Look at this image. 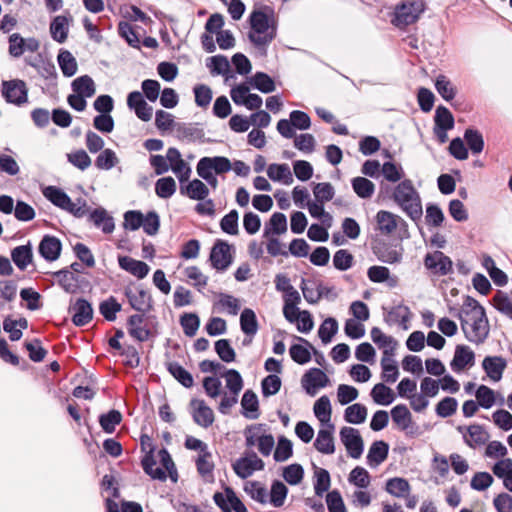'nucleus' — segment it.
Instances as JSON below:
<instances>
[{
  "instance_id": "e433bc0d",
  "label": "nucleus",
  "mask_w": 512,
  "mask_h": 512,
  "mask_svg": "<svg viewBox=\"0 0 512 512\" xmlns=\"http://www.w3.org/2000/svg\"><path fill=\"white\" fill-rule=\"evenodd\" d=\"M267 175L272 181H281L286 185L293 182V176L287 164H270L267 169Z\"/></svg>"
},
{
  "instance_id": "20e7f679",
  "label": "nucleus",
  "mask_w": 512,
  "mask_h": 512,
  "mask_svg": "<svg viewBox=\"0 0 512 512\" xmlns=\"http://www.w3.org/2000/svg\"><path fill=\"white\" fill-rule=\"evenodd\" d=\"M426 10L425 0H414L402 3L395 7L394 16L391 22L399 29L415 23L420 15Z\"/></svg>"
},
{
  "instance_id": "412c9836",
  "label": "nucleus",
  "mask_w": 512,
  "mask_h": 512,
  "mask_svg": "<svg viewBox=\"0 0 512 512\" xmlns=\"http://www.w3.org/2000/svg\"><path fill=\"white\" fill-rule=\"evenodd\" d=\"M333 431L334 425L332 423L327 424L326 429L318 431L317 438L314 441V447L317 451L323 454H333L335 452Z\"/></svg>"
},
{
  "instance_id": "aec40b11",
  "label": "nucleus",
  "mask_w": 512,
  "mask_h": 512,
  "mask_svg": "<svg viewBox=\"0 0 512 512\" xmlns=\"http://www.w3.org/2000/svg\"><path fill=\"white\" fill-rule=\"evenodd\" d=\"M506 366L507 362L502 356H486L482 361L483 370L493 381L501 380Z\"/></svg>"
},
{
  "instance_id": "f03ea898",
  "label": "nucleus",
  "mask_w": 512,
  "mask_h": 512,
  "mask_svg": "<svg viewBox=\"0 0 512 512\" xmlns=\"http://www.w3.org/2000/svg\"><path fill=\"white\" fill-rule=\"evenodd\" d=\"M457 317L460 320L461 329L465 338L469 342L480 345L486 341L490 333V325L485 309H482L481 314L472 317L473 322L470 325L471 331L469 330L467 319L462 316L461 312L457 313Z\"/></svg>"
},
{
  "instance_id": "3c124183",
  "label": "nucleus",
  "mask_w": 512,
  "mask_h": 512,
  "mask_svg": "<svg viewBox=\"0 0 512 512\" xmlns=\"http://www.w3.org/2000/svg\"><path fill=\"white\" fill-rule=\"evenodd\" d=\"M435 88L437 92L445 101H451L456 96V88L452 85L451 81L443 74L437 76L435 81Z\"/></svg>"
},
{
  "instance_id": "f257e3e1",
  "label": "nucleus",
  "mask_w": 512,
  "mask_h": 512,
  "mask_svg": "<svg viewBox=\"0 0 512 512\" xmlns=\"http://www.w3.org/2000/svg\"><path fill=\"white\" fill-rule=\"evenodd\" d=\"M392 199L416 224L421 220L423 215L421 197L410 179L402 180L394 188Z\"/></svg>"
},
{
  "instance_id": "5701e85b",
  "label": "nucleus",
  "mask_w": 512,
  "mask_h": 512,
  "mask_svg": "<svg viewBox=\"0 0 512 512\" xmlns=\"http://www.w3.org/2000/svg\"><path fill=\"white\" fill-rule=\"evenodd\" d=\"M394 352L392 350H384L381 359L382 374L381 378L387 383H394L399 377V370L395 360L392 358Z\"/></svg>"
},
{
  "instance_id": "7c9ffc66",
  "label": "nucleus",
  "mask_w": 512,
  "mask_h": 512,
  "mask_svg": "<svg viewBox=\"0 0 512 512\" xmlns=\"http://www.w3.org/2000/svg\"><path fill=\"white\" fill-rule=\"evenodd\" d=\"M11 259L20 270H25L33 259L31 244L20 245L12 249Z\"/></svg>"
},
{
  "instance_id": "7ed1b4c3",
  "label": "nucleus",
  "mask_w": 512,
  "mask_h": 512,
  "mask_svg": "<svg viewBox=\"0 0 512 512\" xmlns=\"http://www.w3.org/2000/svg\"><path fill=\"white\" fill-rule=\"evenodd\" d=\"M248 22L251 32H276L278 29V16L269 5H255Z\"/></svg>"
},
{
  "instance_id": "de8ad7c7",
  "label": "nucleus",
  "mask_w": 512,
  "mask_h": 512,
  "mask_svg": "<svg viewBox=\"0 0 512 512\" xmlns=\"http://www.w3.org/2000/svg\"><path fill=\"white\" fill-rule=\"evenodd\" d=\"M367 408L365 405L355 403L345 409V421L351 424H361L366 420Z\"/></svg>"
},
{
  "instance_id": "a18cd8bd",
  "label": "nucleus",
  "mask_w": 512,
  "mask_h": 512,
  "mask_svg": "<svg viewBox=\"0 0 512 512\" xmlns=\"http://www.w3.org/2000/svg\"><path fill=\"white\" fill-rule=\"evenodd\" d=\"M464 140L473 154H479L483 151L484 139L479 130L467 128L464 132Z\"/></svg>"
},
{
  "instance_id": "5fc2aeb1",
  "label": "nucleus",
  "mask_w": 512,
  "mask_h": 512,
  "mask_svg": "<svg viewBox=\"0 0 512 512\" xmlns=\"http://www.w3.org/2000/svg\"><path fill=\"white\" fill-rule=\"evenodd\" d=\"M338 322L335 318L328 317L320 325L318 336L324 344L331 342L333 336L338 332Z\"/></svg>"
},
{
  "instance_id": "ea45409f",
  "label": "nucleus",
  "mask_w": 512,
  "mask_h": 512,
  "mask_svg": "<svg viewBox=\"0 0 512 512\" xmlns=\"http://www.w3.org/2000/svg\"><path fill=\"white\" fill-rule=\"evenodd\" d=\"M74 93L83 95L87 98L95 94V83L89 75H82L73 80L71 84Z\"/></svg>"
},
{
  "instance_id": "1a4fd4ad",
  "label": "nucleus",
  "mask_w": 512,
  "mask_h": 512,
  "mask_svg": "<svg viewBox=\"0 0 512 512\" xmlns=\"http://www.w3.org/2000/svg\"><path fill=\"white\" fill-rule=\"evenodd\" d=\"M9 54L14 58H19L24 52H36L40 47V42L34 38H23L21 34H10L9 39Z\"/></svg>"
},
{
  "instance_id": "2f4dec72",
  "label": "nucleus",
  "mask_w": 512,
  "mask_h": 512,
  "mask_svg": "<svg viewBox=\"0 0 512 512\" xmlns=\"http://www.w3.org/2000/svg\"><path fill=\"white\" fill-rule=\"evenodd\" d=\"M53 276L58 278V284L67 293H76L78 286V276L69 270V268H63L59 271L53 272Z\"/></svg>"
},
{
  "instance_id": "13d9d810",
  "label": "nucleus",
  "mask_w": 512,
  "mask_h": 512,
  "mask_svg": "<svg viewBox=\"0 0 512 512\" xmlns=\"http://www.w3.org/2000/svg\"><path fill=\"white\" fill-rule=\"evenodd\" d=\"M180 325L187 337H193L199 329L200 318L196 313H184L180 316Z\"/></svg>"
},
{
  "instance_id": "c9c22d12",
  "label": "nucleus",
  "mask_w": 512,
  "mask_h": 512,
  "mask_svg": "<svg viewBox=\"0 0 512 512\" xmlns=\"http://www.w3.org/2000/svg\"><path fill=\"white\" fill-rule=\"evenodd\" d=\"M240 327L246 336L253 337L257 333L259 324L256 314L252 309H243L240 315Z\"/></svg>"
},
{
  "instance_id": "6ab92c4d",
  "label": "nucleus",
  "mask_w": 512,
  "mask_h": 512,
  "mask_svg": "<svg viewBox=\"0 0 512 512\" xmlns=\"http://www.w3.org/2000/svg\"><path fill=\"white\" fill-rule=\"evenodd\" d=\"M118 264L121 269L129 272L138 279L145 278L150 271L148 264L129 256H119Z\"/></svg>"
},
{
  "instance_id": "052dcab7",
  "label": "nucleus",
  "mask_w": 512,
  "mask_h": 512,
  "mask_svg": "<svg viewBox=\"0 0 512 512\" xmlns=\"http://www.w3.org/2000/svg\"><path fill=\"white\" fill-rule=\"evenodd\" d=\"M410 489V484L405 478L394 477L386 482V491L395 497H403Z\"/></svg>"
},
{
  "instance_id": "cd10ccee",
  "label": "nucleus",
  "mask_w": 512,
  "mask_h": 512,
  "mask_svg": "<svg viewBox=\"0 0 512 512\" xmlns=\"http://www.w3.org/2000/svg\"><path fill=\"white\" fill-rule=\"evenodd\" d=\"M242 415L248 419L259 417V401L253 390H246L241 399Z\"/></svg>"
},
{
  "instance_id": "09e8293b",
  "label": "nucleus",
  "mask_w": 512,
  "mask_h": 512,
  "mask_svg": "<svg viewBox=\"0 0 512 512\" xmlns=\"http://www.w3.org/2000/svg\"><path fill=\"white\" fill-rule=\"evenodd\" d=\"M434 123V127L437 128L453 129L455 120L453 114L447 107L439 105L435 111Z\"/></svg>"
},
{
  "instance_id": "393cba45",
  "label": "nucleus",
  "mask_w": 512,
  "mask_h": 512,
  "mask_svg": "<svg viewBox=\"0 0 512 512\" xmlns=\"http://www.w3.org/2000/svg\"><path fill=\"white\" fill-rule=\"evenodd\" d=\"M467 435H464V442L470 448H476L486 444L490 438V434L482 425L472 424L467 427Z\"/></svg>"
},
{
  "instance_id": "338daca9",
  "label": "nucleus",
  "mask_w": 512,
  "mask_h": 512,
  "mask_svg": "<svg viewBox=\"0 0 512 512\" xmlns=\"http://www.w3.org/2000/svg\"><path fill=\"white\" fill-rule=\"evenodd\" d=\"M458 407V401L454 397H445L435 407L436 414L441 418L452 416Z\"/></svg>"
},
{
  "instance_id": "0eeeda50",
  "label": "nucleus",
  "mask_w": 512,
  "mask_h": 512,
  "mask_svg": "<svg viewBox=\"0 0 512 512\" xmlns=\"http://www.w3.org/2000/svg\"><path fill=\"white\" fill-rule=\"evenodd\" d=\"M231 245L228 242L217 239L211 248L209 261L211 266L218 271H226L233 262L230 253Z\"/></svg>"
},
{
  "instance_id": "b1692460",
  "label": "nucleus",
  "mask_w": 512,
  "mask_h": 512,
  "mask_svg": "<svg viewBox=\"0 0 512 512\" xmlns=\"http://www.w3.org/2000/svg\"><path fill=\"white\" fill-rule=\"evenodd\" d=\"M197 165L211 172L214 171L216 174H224L232 169L231 161L224 156L203 157Z\"/></svg>"
},
{
  "instance_id": "c03bdc74",
  "label": "nucleus",
  "mask_w": 512,
  "mask_h": 512,
  "mask_svg": "<svg viewBox=\"0 0 512 512\" xmlns=\"http://www.w3.org/2000/svg\"><path fill=\"white\" fill-rule=\"evenodd\" d=\"M354 192L362 199L370 198L375 191V185L372 181L365 177H355L351 180Z\"/></svg>"
},
{
  "instance_id": "f8f14e48",
  "label": "nucleus",
  "mask_w": 512,
  "mask_h": 512,
  "mask_svg": "<svg viewBox=\"0 0 512 512\" xmlns=\"http://www.w3.org/2000/svg\"><path fill=\"white\" fill-rule=\"evenodd\" d=\"M302 386L307 394L314 396L317 389L327 386L329 378L319 368H310L302 377Z\"/></svg>"
},
{
  "instance_id": "72a5a7b5",
  "label": "nucleus",
  "mask_w": 512,
  "mask_h": 512,
  "mask_svg": "<svg viewBox=\"0 0 512 512\" xmlns=\"http://www.w3.org/2000/svg\"><path fill=\"white\" fill-rule=\"evenodd\" d=\"M287 231V218L281 212H275L270 217L268 223L265 224L263 236L268 237L270 234L281 235Z\"/></svg>"
},
{
  "instance_id": "4c0bfd02",
  "label": "nucleus",
  "mask_w": 512,
  "mask_h": 512,
  "mask_svg": "<svg viewBox=\"0 0 512 512\" xmlns=\"http://www.w3.org/2000/svg\"><path fill=\"white\" fill-rule=\"evenodd\" d=\"M370 395L378 405L388 406L395 400L392 389L384 383H378L372 388Z\"/></svg>"
},
{
  "instance_id": "a19ab883",
  "label": "nucleus",
  "mask_w": 512,
  "mask_h": 512,
  "mask_svg": "<svg viewBox=\"0 0 512 512\" xmlns=\"http://www.w3.org/2000/svg\"><path fill=\"white\" fill-rule=\"evenodd\" d=\"M180 192L181 194L186 193L194 200H205L209 194V189L201 180L194 179L186 187H181Z\"/></svg>"
},
{
  "instance_id": "6e6d98bb",
  "label": "nucleus",
  "mask_w": 512,
  "mask_h": 512,
  "mask_svg": "<svg viewBox=\"0 0 512 512\" xmlns=\"http://www.w3.org/2000/svg\"><path fill=\"white\" fill-rule=\"evenodd\" d=\"M370 334L372 341L378 345L379 348H385L384 350H392V352H394L398 345L397 340L391 336L385 335L378 327H373Z\"/></svg>"
},
{
  "instance_id": "79ce46f5",
  "label": "nucleus",
  "mask_w": 512,
  "mask_h": 512,
  "mask_svg": "<svg viewBox=\"0 0 512 512\" xmlns=\"http://www.w3.org/2000/svg\"><path fill=\"white\" fill-rule=\"evenodd\" d=\"M122 421V414L116 409H111L107 413L99 416V424L105 433L111 434L115 431L116 426Z\"/></svg>"
},
{
  "instance_id": "864d4df0",
  "label": "nucleus",
  "mask_w": 512,
  "mask_h": 512,
  "mask_svg": "<svg viewBox=\"0 0 512 512\" xmlns=\"http://www.w3.org/2000/svg\"><path fill=\"white\" fill-rule=\"evenodd\" d=\"M293 455V443L285 436H279L273 458L276 462H284Z\"/></svg>"
},
{
  "instance_id": "a878e982",
  "label": "nucleus",
  "mask_w": 512,
  "mask_h": 512,
  "mask_svg": "<svg viewBox=\"0 0 512 512\" xmlns=\"http://www.w3.org/2000/svg\"><path fill=\"white\" fill-rule=\"evenodd\" d=\"M89 220L105 234H110L115 229L113 217L104 208L94 209L89 215Z\"/></svg>"
},
{
  "instance_id": "423d86ee",
  "label": "nucleus",
  "mask_w": 512,
  "mask_h": 512,
  "mask_svg": "<svg viewBox=\"0 0 512 512\" xmlns=\"http://www.w3.org/2000/svg\"><path fill=\"white\" fill-rule=\"evenodd\" d=\"M2 96L7 103L21 106L28 102V88L20 79L2 81Z\"/></svg>"
},
{
  "instance_id": "4d7b16f0",
  "label": "nucleus",
  "mask_w": 512,
  "mask_h": 512,
  "mask_svg": "<svg viewBox=\"0 0 512 512\" xmlns=\"http://www.w3.org/2000/svg\"><path fill=\"white\" fill-rule=\"evenodd\" d=\"M176 182L171 176L160 178L155 183L156 195L162 199L170 198L176 192Z\"/></svg>"
},
{
  "instance_id": "c85d7f7f",
  "label": "nucleus",
  "mask_w": 512,
  "mask_h": 512,
  "mask_svg": "<svg viewBox=\"0 0 512 512\" xmlns=\"http://www.w3.org/2000/svg\"><path fill=\"white\" fill-rule=\"evenodd\" d=\"M155 447H151L150 450L146 452V455L142 458L141 465L143 467L144 472L149 475L152 479H157L160 481H165L167 478L166 471L163 468L157 467L156 460L154 458Z\"/></svg>"
},
{
  "instance_id": "a211bd4d",
  "label": "nucleus",
  "mask_w": 512,
  "mask_h": 512,
  "mask_svg": "<svg viewBox=\"0 0 512 512\" xmlns=\"http://www.w3.org/2000/svg\"><path fill=\"white\" fill-rule=\"evenodd\" d=\"M475 363V353L466 345H457L454 357L450 363L454 372H460L467 366L471 367Z\"/></svg>"
},
{
  "instance_id": "dca6fc26",
  "label": "nucleus",
  "mask_w": 512,
  "mask_h": 512,
  "mask_svg": "<svg viewBox=\"0 0 512 512\" xmlns=\"http://www.w3.org/2000/svg\"><path fill=\"white\" fill-rule=\"evenodd\" d=\"M190 405L194 408L192 417L197 425L203 428H208L213 424L214 412L208 405H206L204 400L193 398L190 401Z\"/></svg>"
},
{
  "instance_id": "f3484780",
  "label": "nucleus",
  "mask_w": 512,
  "mask_h": 512,
  "mask_svg": "<svg viewBox=\"0 0 512 512\" xmlns=\"http://www.w3.org/2000/svg\"><path fill=\"white\" fill-rule=\"evenodd\" d=\"M127 105L130 109H134L136 116L142 121H150L152 118L153 108L148 105L139 91H133L128 94Z\"/></svg>"
},
{
  "instance_id": "2eb2a0df",
  "label": "nucleus",
  "mask_w": 512,
  "mask_h": 512,
  "mask_svg": "<svg viewBox=\"0 0 512 512\" xmlns=\"http://www.w3.org/2000/svg\"><path fill=\"white\" fill-rule=\"evenodd\" d=\"M167 160L170 162L172 171L177 175L181 183L187 181L191 174V168L181 158V154L177 148L171 147L167 150Z\"/></svg>"
},
{
  "instance_id": "603ef678",
  "label": "nucleus",
  "mask_w": 512,
  "mask_h": 512,
  "mask_svg": "<svg viewBox=\"0 0 512 512\" xmlns=\"http://www.w3.org/2000/svg\"><path fill=\"white\" fill-rule=\"evenodd\" d=\"M58 63L65 77H72L77 72L76 59L69 51H61L58 55Z\"/></svg>"
},
{
  "instance_id": "774afa93",
  "label": "nucleus",
  "mask_w": 512,
  "mask_h": 512,
  "mask_svg": "<svg viewBox=\"0 0 512 512\" xmlns=\"http://www.w3.org/2000/svg\"><path fill=\"white\" fill-rule=\"evenodd\" d=\"M354 256L346 249H340L334 253L333 265L339 271H346L353 266Z\"/></svg>"
},
{
  "instance_id": "e2e57ef3",
  "label": "nucleus",
  "mask_w": 512,
  "mask_h": 512,
  "mask_svg": "<svg viewBox=\"0 0 512 512\" xmlns=\"http://www.w3.org/2000/svg\"><path fill=\"white\" fill-rule=\"evenodd\" d=\"M214 349L219 358L226 363L235 361L236 353L228 339H219L214 344Z\"/></svg>"
},
{
  "instance_id": "f704fd0d",
  "label": "nucleus",
  "mask_w": 512,
  "mask_h": 512,
  "mask_svg": "<svg viewBox=\"0 0 512 512\" xmlns=\"http://www.w3.org/2000/svg\"><path fill=\"white\" fill-rule=\"evenodd\" d=\"M168 372L185 388H191L194 384L193 376L178 362L170 361L166 363Z\"/></svg>"
},
{
  "instance_id": "bb28decb",
  "label": "nucleus",
  "mask_w": 512,
  "mask_h": 512,
  "mask_svg": "<svg viewBox=\"0 0 512 512\" xmlns=\"http://www.w3.org/2000/svg\"><path fill=\"white\" fill-rule=\"evenodd\" d=\"M389 453V445L383 440L374 441L367 454V462L371 467H377L384 462Z\"/></svg>"
},
{
  "instance_id": "58836bf2",
  "label": "nucleus",
  "mask_w": 512,
  "mask_h": 512,
  "mask_svg": "<svg viewBox=\"0 0 512 512\" xmlns=\"http://www.w3.org/2000/svg\"><path fill=\"white\" fill-rule=\"evenodd\" d=\"M43 195L53 205L61 208L62 210L65 208V206L70 204L71 198L68 196V194L56 186H47L44 188Z\"/></svg>"
},
{
  "instance_id": "473e14b6",
  "label": "nucleus",
  "mask_w": 512,
  "mask_h": 512,
  "mask_svg": "<svg viewBox=\"0 0 512 512\" xmlns=\"http://www.w3.org/2000/svg\"><path fill=\"white\" fill-rule=\"evenodd\" d=\"M198 123L195 124H185V123H177L175 125L177 137L179 139H188L189 141H204V130L199 128Z\"/></svg>"
},
{
  "instance_id": "ddd939ff",
  "label": "nucleus",
  "mask_w": 512,
  "mask_h": 512,
  "mask_svg": "<svg viewBox=\"0 0 512 512\" xmlns=\"http://www.w3.org/2000/svg\"><path fill=\"white\" fill-rule=\"evenodd\" d=\"M69 312H73L72 322L77 327L85 326L93 319L92 305L84 298H78L75 303L69 307Z\"/></svg>"
},
{
  "instance_id": "680f3d73",
  "label": "nucleus",
  "mask_w": 512,
  "mask_h": 512,
  "mask_svg": "<svg viewBox=\"0 0 512 512\" xmlns=\"http://www.w3.org/2000/svg\"><path fill=\"white\" fill-rule=\"evenodd\" d=\"M287 494L288 488L286 485L280 480H274L271 485L270 503L277 508L283 506Z\"/></svg>"
},
{
  "instance_id": "9d476101",
  "label": "nucleus",
  "mask_w": 512,
  "mask_h": 512,
  "mask_svg": "<svg viewBox=\"0 0 512 512\" xmlns=\"http://www.w3.org/2000/svg\"><path fill=\"white\" fill-rule=\"evenodd\" d=\"M124 295L128 299L130 306L140 313H147L153 309V300L150 293L139 288L135 293L130 287L124 289Z\"/></svg>"
},
{
  "instance_id": "0e129e2a",
  "label": "nucleus",
  "mask_w": 512,
  "mask_h": 512,
  "mask_svg": "<svg viewBox=\"0 0 512 512\" xmlns=\"http://www.w3.org/2000/svg\"><path fill=\"white\" fill-rule=\"evenodd\" d=\"M212 453L208 450L204 453H199L196 459L197 472L202 476H211L213 478L214 463L211 461Z\"/></svg>"
},
{
  "instance_id": "c756f323",
  "label": "nucleus",
  "mask_w": 512,
  "mask_h": 512,
  "mask_svg": "<svg viewBox=\"0 0 512 512\" xmlns=\"http://www.w3.org/2000/svg\"><path fill=\"white\" fill-rule=\"evenodd\" d=\"M398 215L386 210H380L376 214V222L378 230L384 235L392 234L398 227Z\"/></svg>"
},
{
  "instance_id": "39448f33",
  "label": "nucleus",
  "mask_w": 512,
  "mask_h": 512,
  "mask_svg": "<svg viewBox=\"0 0 512 512\" xmlns=\"http://www.w3.org/2000/svg\"><path fill=\"white\" fill-rule=\"evenodd\" d=\"M264 427L265 424L248 425L244 430L245 445L253 447L257 443L259 452L264 456H268L274 447L275 441L272 434L259 435Z\"/></svg>"
},
{
  "instance_id": "49530a36",
  "label": "nucleus",
  "mask_w": 512,
  "mask_h": 512,
  "mask_svg": "<svg viewBox=\"0 0 512 512\" xmlns=\"http://www.w3.org/2000/svg\"><path fill=\"white\" fill-rule=\"evenodd\" d=\"M250 83L262 93H271L276 89L274 80L265 72H256Z\"/></svg>"
},
{
  "instance_id": "37998d69",
  "label": "nucleus",
  "mask_w": 512,
  "mask_h": 512,
  "mask_svg": "<svg viewBox=\"0 0 512 512\" xmlns=\"http://www.w3.org/2000/svg\"><path fill=\"white\" fill-rule=\"evenodd\" d=\"M391 417L402 430H407L412 423V415L405 404H398L391 409Z\"/></svg>"
},
{
  "instance_id": "bf43d9fd",
  "label": "nucleus",
  "mask_w": 512,
  "mask_h": 512,
  "mask_svg": "<svg viewBox=\"0 0 512 512\" xmlns=\"http://www.w3.org/2000/svg\"><path fill=\"white\" fill-rule=\"evenodd\" d=\"M121 309V304L118 303L116 298L113 296H110L108 299L102 301L99 305V311L107 321H114L116 319V314L120 312Z\"/></svg>"
},
{
  "instance_id": "9b49d317",
  "label": "nucleus",
  "mask_w": 512,
  "mask_h": 512,
  "mask_svg": "<svg viewBox=\"0 0 512 512\" xmlns=\"http://www.w3.org/2000/svg\"><path fill=\"white\" fill-rule=\"evenodd\" d=\"M424 265L427 269L435 270V272L441 276L448 275L453 271L452 260L441 251L426 254L424 257Z\"/></svg>"
},
{
  "instance_id": "69168bd1",
  "label": "nucleus",
  "mask_w": 512,
  "mask_h": 512,
  "mask_svg": "<svg viewBox=\"0 0 512 512\" xmlns=\"http://www.w3.org/2000/svg\"><path fill=\"white\" fill-rule=\"evenodd\" d=\"M118 161L116 153L112 149L107 148L101 150V153L95 160V166L101 170H110L118 163Z\"/></svg>"
},
{
  "instance_id": "4be33fe9",
  "label": "nucleus",
  "mask_w": 512,
  "mask_h": 512,
  "mask_svg": "<svg viewBox=\"0 0 512 512\" xmlns=\"http://www.w3.org/2000/svg\"><path fill=\"white\" fill-rule=\"evenodd\" d=\"M371 249L378 260L388 264L398 263L402 259V253L392 249L389 244L384 241H375Z\"/></svg>"
},
{
  "instance_id": "6e6552de",
  "label": "nucleus",
  "mask_w": 512,
  "mask_h": 512,
  "mask_svg": "<svg viewBox=\"0 0 512 512\" xmlns=\"http://www.w3.org/2000/svg\"><path fill=\"white\" fill-rule=\"evenodd\" d=\"M340 439L350 457L358 459L364 450V442L359 431L352 427H343L340 430Z\"/></svg>"
},
{
  "instance_id": "8fccbe9b",
  "label": "nucleus",
  "mask_w": 512,
  "mask_h": 512,
  "mask_svg": "<svg viewBox=\"0 0 512 512\" xmlns=\"http://www.w3.org/2000/svg\"><path fill=\"white\" fill-rule=\"evenodd\" d=\"M313 411L315 416L320 420L321 423H330L331 418V403L328 396L323 395L316 400Z\"/></svg>"
},
{
  "instance_id": "4468645a",
  "label": "nucleus",
  "mask_w": 512,
  "mask_h": 512,
  "mask_svg": "<svg viewBox=\"0 0 512 512\" xmlns=\"http://www.w3.org/2000/svg\"><path fill=\"white\" fill-rule=\"evenodd\" d=\"M38 251L46 261L53 262L60 257L62 243L56 236L45 235L39 243Z\"/></svg>"
}]
</instances>
